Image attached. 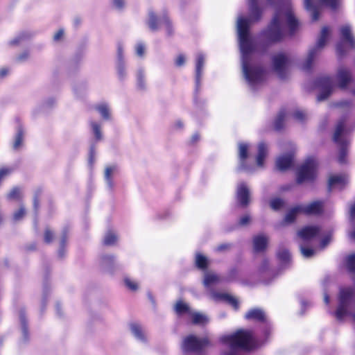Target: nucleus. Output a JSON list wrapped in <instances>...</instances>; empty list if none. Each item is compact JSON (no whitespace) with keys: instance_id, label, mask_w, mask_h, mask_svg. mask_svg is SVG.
Here are the masks:
<instances>
[{"instance_id":"obj_64","label":"nucleus","mask_w":355,"mask_h":355,"mask_svg":"<svg viewBox=\"0 0 355 355\" xmlns=\"http://www.w3.org/2000/svg\"><path fill=\"white\" fill-rule=\"evenodd\" d=\"M198 139H199V135H198L197 133L194 134V135L192 136V137H191V141H192L193 143L196 142Z\"/></svg>"},{"instance_id":"obj_59","label":"nucleus","mask_w":355,"mask_h":355,"mask_svg":"<svg viewBox=\"0 0 355 355\" xmlns=\"http://www.w3.org/2000/svg\"><path fill=\"white\" fill-rule=\"evenodd\" d=\"M94 146H92L90 147V150H89V162L90 164H92L93 162H94Z\"/></svg>"},{"instance_id":"obj_15","label":"nucleus","mask_w":355,"mask_h":355,"mask_svg":"<svg viewBox=\"0 0 355 355\" xmlns=\"http://www.w3.org/2000/svg\"><path fill=\"white\" fill-rule=\"evenodd\" d=\"M250 191L244 182H241L237 186L236 198L242 206H247L249 203Z\"/></svg>"},{"instance_id":"obj_28","label":"nucleus","mask_w":355,"mask_h":355,"mask_svg":"<svg viewBox=\"0 0 355 355\" xmlns=\"http://www.w3.org/2000/svg\"><path fill=\"white\" fill-rule=\"evenodd\" d=\"M90 127L92 128V132L94 135L95 139L98 141H101L103 139V133L101 131L102 125L101 123L91 121L89 122Z\"/></svg>"},{"instance_id":"obj_34","label":"nucleus","mask_w":355,"mask_h":355,"mask_svg":"<svg viewBox=\"0 0 355 355\" xmlns=\"http://www.w3.org/2000/svg\"><path fill=\"white\" fill-rule=\"evenodd\" d=\"M23 139H24V130H22V128H19L17 130V134H16V136L15 138V141L13 143V148L15 150H18L21 147Z\"/></svg>"},{"instance_id":"obj_30","label":"nucleus","mask_w":355,"mask_h":355,"mask_svg":"<svg viewBox=\"0 0 355 355\" xmlns=\"http://www.w3.org/2000/svg\"><path fill=\"white\" fill-rule=\"evenodd\" d=\"M130 330L134 336L141 340L144 341L146 335L142 327L138 324H132L130 325Z\"/></svg>"},{"instance_id":"obj_48","label":"nucleus","mask_w":355,"mask_h":355,"mask_svg":"<svg viewBox=\"0 0 355 355\" xmlns=\"http://www.w3.org/2000/svg\"><path fill=\"white\" fill-rule=\"evenodd\" d=\"M293 117L299 121H303L306 118V114L301 110H297L293 113Z\"/></svg>"},{"instance_id":"obj_61","label":"nucleus","mask_w":355,"mask_h":355,"mask_svg":"<svg viewBox=\"0 0 355 355\" xmlns=\"http://www.w3.org/2000/svg\"><path fill=\"white\" fill-rule=\"evenodd\" d=\"M21 322L22 325V332L24 334V336H26L27 334V329L25 324L24 318L22 317L21 318Z\"/></svg>"},{"instance_id":"obj_13","label":"nucleus","mask_w":355,"mask_h":355,"mask_svg":"<svg viewBox=\"0 0 355 355\" xmlns=\"http://www.w3.org/2000/svg\"><path fill=\"white\" fill-rule=\"evenodd\" d=\"M272 62L275 71L279 76L283 77L284 72L290 62L288 57L285 54L279 53L273 57Z\"/></svg>"},{"instance_id":"obj_14","label":"nucleus","mask_w":355,"mask_h":355,"mask_svg":"<svg viewBox=\"0 0 355 355\" xmlns=\"http://www.w3.org/2000/svg\"><path fill=\"white\" fill-rule=\"evenodd\" d=\"M320 230L318 226H306L298 231L297 236L303 242H308L319 235Z\"/></svg>"},{"instance_id":"obj_2","label":"nucleus","mask_w":355,"mask_h":355,"mask_svg":"<svg viewBox=\"0 0 355 355\" xmlns=\"http://www.w3.org/2000/svg\"><path fill=\"white\" fill-rule=\"evenodd\" d=\"M286 26L289 28L291 34L298 26L297 20L292 10L288 8L276 12L268 29L261 35L268 42H278L284 36Z\"/></svg>"},{"instance_id":"obj_42","label":"nucleus","mask_w":355,"mask_h":355,"mask_svg":"<svg viewBox=\"0 0 355 355\" xmlns=\"http://www.w3.org/2000/svg\"><path fill=\"white\" fill-rule=\"evenodd\" d=\"M26 214V209L23 205H21L19 209L13 213L12 218L15 221L21 220Z\"/></svg>"},{"instance_id":"obj_6","label":"nucleus","mask_w":355,"mask_h":355,"mask_svg":"<svg viewBox=\"0 0 355 355\" xmlns=\"http://www.w3.org/2000/svg\"><path fill=\"white\" fill-rule=\"evenodd\" d=\"M317 166L318 162L314 157L307 158L298 169L297 174V182L302 183L313 180L316 176Z\"/></svg>"},{"instance_id":"obj_60","label":"nucleus","mask_w":355,"mask_h":355,"mask_svg":"<svg viewBox=\"0 0 355 355\" xmlns=\"http://www.w3.org/2000/svg\"><path fill=\"white\" fill-rule=\"evenodd\" d=\"M330 240H331L330 236H327L324 239H322V241L321 242L322 247L324 248L325 246H327L328 245V243L330 242Z\"/></svg>"},{"instance_id":"obj_47","label":"nucleus","mask_w":355,"mask_h":355,"mask_svg":"<svg viewBox=\"0 0 355 355\" xmlns=\"http://www.w3.org/2000/svg\"><path fill=\"white\" fill-rule=\"evenodd\" d=\"M283 205V200L279 198H275L270 201V207L274 210L279 209Z\"/></svg>"},{"instance_id":"obj_29","label":"nucleus","mask_w":355,"mask_h":355,"mask_svg":"<svg viewBox=\"0 0 355 355\" xmlns=\"http://www.w3.org/2000/svg\"><path fill=\"white\" fill-rule=\"evenodd\" d=\"M175 311L178 315H190L192 312V310L190 309V307L187 303L180 300L177 302V303L175 304Z\"/></svg>"},{"instance_id":"obj_57","label":"nucleus","mask_w":355,"mask_h":355,"mask_svg":"<svg viewBox=\"0 0 355 355\" xmlns=\"http://www.w3.org/2000/svg\"><path fill=\"white\" fill-rule=\"evenodd\" d=\"M114 6L118 8L121 9L124 6V1L123 0H113Z\"/></svg>"},{"instance_id":"obj_51","label":"nucleus","mask_w":355,"mask_h":355,"mask_svg":"<svg viewBox=\"0 0 355 355\" xmlns=\"http://www.w3.org/2000/svg\"><path fill=\"white\" fill-rule=\"evenodd\" d=\"M337 106L344 110H348L351 107V103L347 101H343L338 103Z\"/></svg>"},{"instance_id":"obj_27","label":"nucleus","mask_w":355,"mask_h":355,"mask_svg":"<svg viewBox=\"0 0 355 355\" xmlns=\"http://www.w3.org/2000/svg\"><path fill=\"white\" fill-rule=\"evenodd\" d=\"M102 118L105 120H109L110 118V110L109 105L106 103H101L95 106Z\"/></svg>"},{"instance_id":"obj_17","label":"nucleus","mask_w":355,"mask_h":355,"mask_svg":"<svg viewBox=\"0 0 355 355\" xmlns=\"http://www.w3.org/2000/svg\"><path fill=\"white\" fill-rule=\"evenodd\" d=\"M158 22L159 24H163L165 25L166 29L169 30L171 27V24L168 18L167 17H163L162 19H159L157 20V17L154 15L153 12H149L148 13V25L149 28L152 31H156L158 28Z\"/></svg>"},{"instance_id":"obj_21","label":"nucleus","mask_w":355,"mask_h":355,"mask_svg":"<svg viewBox=\"0 0 355 355\" xmlns=\"http://www.w3.org/2000/svg\"><path fill=\"white\" fill-rule=\"evenodd\" d=\"M212 297L216 300H223L232 305L234 309H238L239 302L235 297L225 293H213Z\"/></svg>"},{"instance_id":"obj_25","label":"nucleus","mask_w":355,"mask_h":355,"mask_svg":"<svg viewBox=\"0 0 355 355\" xmlns=\"http://www.w3.org/2000/svg\"><path fill=\"white\" fill-rule=\"evenodd\" d=\"M268 148L266 145L261 142L258 145V154L256 157L257 164L259 167H262L263 165V160L267 155Z\"/></svg>"},{"instance_id":"obj_3","label":"nucleus","mask_w":355,"mask_h":355,"mask_svg":"<svg viewBox=\"0 0 355 355\" xmlns=\"http://www.w3.org/2000/svg\"><path fill=\"white\" fill-rule=\"evenodd\" d=\"M220 342L232 350L236 349H250L254 347L252 332L240 329L232 334L224 335L220 338Z\"/></svg>"},{"instance_id":"obj_46","label":"nucleus","mask_w":355,"mask_h":355,"mask_svg":"<svg viewBox=\"0 0 355 355\" xmlns=\"http://www.w3.org/2000/svg\"><path fill=\"white\" fill-rule=\"evenodd\" d=\"M277 256L278 258L283 261H287L290 259V253L286 249L279 250L277 253Z\"/></svg>"},{"instance_id":"obj_62","label":"nucleus","mask_w":355,"mask_h":355,"mask_svg":"<svg viewBox=\"0 0 355 355\" xmlns=\"http://www.w3.org/2000/svg\"><path fill=\"white\" fill-rule=\"evenodd\" d=\"M350 216L352 218H355V202L350 207Z\"/></svg>"},{"instance_id":"obj_7","label":"nucleus","mask_w":355,"mask_h":355,"mask_svg":"<svg viewBox=\"0 0 355 355\" xmlns=\"http://www.w3.org/2000/svg\"><path fill=\"white\" fill-rule=\"evenodd\" d=\"M329 33V29L327 27H324L322 29L315 46L309 51L308 56L305 62L302 64V68L303 70L308 71L311 68L315 56L318 54L319 51L324 46Z\"/></svg>"},{"instance_id":"obj_16","label":"nucleus","mask_w":355,"mask_h":355,"mask_svg":"<svg viewBox=\"0 0 355 355\" xmlns=\"http://www.w3.org/2000/svg\"><path fill=\"white\" fill-rule=\"evenodd\" d=\"M336 77L338 82V86L341 89L345 88L352 80L350 71L343 67L338 68Z\"/></svg>"},{"instance_id":"obj_11","label":"nucleus","mask_w":355,"mask_h":355,"mask_svg":"<svg viewBox=\"0 0 355 355\" xmlns=\"http://www.w3.org/2000/svg\"><path fill=\"white\" fill-rule=\"evenodd\" d=\"M343 132L344 123L343 121H340L336 127L335 132L334 134V140L340 146L338 155V162L341 164L346 162L345 157L347 156V144H345L340 139V136Z\"/></svg>"},{"instance_id":"obj_39","label":"nucleus","mask_w":355,"mask_h":355,"mask_svg":"<svg viewBox=\"0 0 355 355\" xmlns=\"http://www.w3.org/2000/svg\"><path fill=\"white\" fill-rule=\"evenodd\" d=\"M286 117V115L285 112L280 111L279 114L277 115V116L275 121V123H274V126L276 130H279L282 128L283 122L285 120Z\"/></svg>"},{"instance_id":"obj_55","label":"nucleus","mask_w":355,"mask_h":355,"mask_svg":"<svg viewBox=\"0 0 355 355\" xmlns=\"http://www.w3.org/2000/svg\"><path fill=\"white\" fill-rule=\"evenodd\" d=\"M250 221V218L248 215H245L242 216L239 222V225L241 226H245L247 225Z\"/></svg>"},{"instance_id":"obj_1","label":"nucleus","mask_w":355,"mask_h":355,"mask_svg":"<svg viewBox=\"0 0 355 355\" xmlns=\"http://www.w3.org/2000/svg\"><path fill=\"white\" fill-rule=\"evenodd\" d=\"M250 18L239 16L236 21V30L241 54L243 75L252 89H255L265 78L264 71L253 65L252 53L254 46L249 39V26L250 21H258L261 16V10L258 6V0H248Z\"/></svg>"},{"instance_id":"obj_35","label":"nucleus","mask_w":355,"mask_h":355,"mask_svg":"<svg viewBox=\"0 0 355 355\" xmlns=\"http://www.w3.org/2000/svg\"><path fill=\"white\" fill-rule=\"evenodd\" d=\"M117 241V236L112 231H108L104 237L103 243L106 245H112Z\"/></svg>"},{"instance_id":"obj_12","label":"nucleus","mask_w":355,"mask_h":355,"mask_svg":"<svg viewBox=\"0 0 355 355\" xmlns=\"http://www.w3.org/2000/svg\"><path fill=\"white\" fill-rule=\"evenodd\" d=\"M321 91L318 96L319 101L325 100L331 93L334 87V83L331 78L324 76L319 80Z\"/></svg>"},{"instance_id":"obj_40","label":"nucleus","mask_w":355,"mask_h":355,"mask_svg":"<svg viewBox=\"0 0 355 355\" xmlns=\"http://www.w3.org/2000/svg\"><path fill=\"white\" fill-rule=\"evenodd\" d=\"M207 259L205 256L200 254H196V263L198 268L200 269H205L207 266Z\"/></svg>"},{"instance_id":"obj_63","label":"nucleus","mask_w":355,"mask_h":355,"mask_svg":"<svg viewBox=\"0 0 355 355\" xmlns=\"http://www.w3.org/2000/svg\"><path fill=\"white\" fill-rule=\"evenodd\" d=\"M230 247L227 244H222L217 247L216 250L217 251H223L225 249H227Z\"/></svg>"},{"instance_id":"obj_49","label":"nucleus","mask_w":355,"mask_h":355,"mask_svg":"<svg viewBox=\"0 0 355 355\" xmlns=\"http://www.w3.org/2000/svg\"><path fill=\"white\" fill-rule=\"evenodd\" d=\"M136 53L138 56L141 57L145 53V46L142 43H138L135 47Z\"/></svg>"},{"instance_id":"obj_36","label":"nucleus","mask_w":355,"mask_h":355,"mask_svg":"<svg viewBox=\"0 0 355 355\" xmlns=\"http://www.w3.org/2000/svg\"><path fill=\"white\" fill-rule=\"evenodd\" d=\"M22 198V193L19 188H13L7 195L9 200H20Z\"/></svg>"},{"instance_id":"obj_22","label":"nucleus","mask_w":355,"mask_h":355,"mask_svg":"<svg viewBox=\"0 0 355 355\" xmlns=\"http://www.w3.org/2000/svg\"><path fill=\"white\" fill-rule=\"evenodd\" d=\"M292 161L291 155L280 156L276 160V167L279 171H285L291 166Z\"/></svg>"},{"instance_id":"obj_4","label":"nucleus","mask_w":355,"mask_h":355,"mask_svg":"<svg viewBox=\"0 0 355 355\" xmlns=\"http://www.w3.org/2000/svg\"><path fill=\"white\" fill-rule=\"evenodd\" d=\"M347 315H351L355 320V290L351 287L340 289L339 305L336 311L338 320Z\"/></svg>"},{"instance_id":"obj_24","label":"nucleus","mask_w":355,"mask_h":355,"mask_svg":"<svg viewBox=\"0 0 355 355\" xmlns=\"http://www.w3.org/2000/svg\"><path fill=\"white\" fill-rule=\"evenodd\" d=\"M245 318L248 320L263 321L265 320V313L260 309H252L246 313Z\"/></svg>"},{"instance_id":"obj_5","label":"nucleus","mask_w":355,"mask_h":355,"mask_svg":"<svg viewBox=\"0 0 355 355\" xmlns=\"http://www.w3.org/2000/svg\"><path fill=\"white\" fill-rule=\"evenodd\" d=\"M323 203L322 201H313L308 205H302L292 208L286 215L284 221L286 223H293L299 214L307 215H315L322 213Z\"/></svg>"},{"instance_id":"obj_45","label":"nucleus","mask_w":355,"mask_h":355,"mask_svg":"<svg viewBox=\"0 0 355 355\" xmlns=\"http://www.w3.org/2000/svg\"><path fill=\"white\" fill-rule=\"evenodd\" d=\"M124 282L125 286L131 291H135L138 289V284L135 281L130 279V278H125Z\"/></svg>"},{"instance_id":"obj_32","label":"nucleus","mask_w":355,"mask_h":355,"mask_svg":"<svg viewBox=\"0 0 355 355\" xmlns=\"http://www.w3.org/2000/svg\"><path fill=\"white\" fill-rule=\"evenodd\" d=\"M189 315L192 318L193 323L196 324H204L207 323L209 321L207 315L199 312H194L192 311Z\"/></svg>"},{"instance_id":"obj_33","label":"nucleus","mask_w":355,"mask_h":355,"mask_svg":"<svg viewBox=\"0 0 355 355\" xmlns=\"http://www.w3.org/2000/svg\"><path fill=\"white\" fill-rule=\"evenodd\" d=\"M137 87L139 89L144 90L146 88L145 72H144V69H139L137 70Z\"/></svg>"},{"instance_id":"obj_38","label":"nucleus","mask_w":355,"mask_h":355,"mask_svg":"<svg viewBox=\"0 0 355 355\" xmlns=\"http://www.w3.org/2000/svg\"><path fill=\"white\" fill-rule=\"evenodd\" d=\"M102 265L107 268L110 270L114 263V257L112 255L106 254L102 257L101 259Z\"/></svg>"},{"instance_id":"obj_52","label":"nucleus","mask_w":355,"mask_h":355,"mask_svg":"<svg viewBox=\"0 0 355 355\" xmlns=\"http://www.w3.org/2000/svg\"><path fill=\"white\" fill-rule=\"evenodd\" d=\"M185 61L184 55L180 54L176 58L175 63L177 67H182L185 63Z\"/></svg>"},{"instance_id":"obj_44","label":"nucleus","mask_w":355,"mask_h":355,"mask_svg":"<svg viewBox=\"0 0 355 355\" xmlns=\"http://www.w3.org/2000/svg\"><path fill=\"white\" fill-rule=\"evenodd\" d=\"M117 73L120 79H123L126 76V70L124 62H118L117 64Z\"/></svg>"},{"instance_id":"obj_10","label":"nucleus","mask_w":355,"mask_h":355,"mask_svg":"<svg viewBox=\"0 0 355 355\" xmlns=\"http://www.w3.org/2000/svg\"><path fill=\"white\" fill-rule=\"evenodd\" d=\"M320 3L326 7L335 10L339 6L340 0H320ZM304 5L305 8L311 13L312 20H318L320 10V6L313 4L311 0H304Z\"/></svg>"},{"instance_id":"obj_54","label":"nucleus","mask_w":355,"mask_h":355,"mask_svg":"<svg viewBox=\"0 0 355 355\" xmlns=\"http://www.w3.org/2000/svg\"><path fill=\"white\" fill-rule=\"evenodd\" d=\"M123 46L121 44H119L117 46V58H118V62H123Z\"/></svg>"},{"instance_id":"obj_26","label":"nucleus","mask_w":355,"mask_h":355,"mask_svg":"<svg viewBox=\"0 0 355 355\" xmlns=\"http://www.w3.org/2000/svg\"><path fill=\"white\" fill-rule=\"evenodd\" d=\"M116 171V167L115 166H110L105 168L104 176L107 186L110 189H112L114 188L112 176L114 175Z\"/></svg>"},{"instance_id":"obj_8","label":"nucleus","mask_w":355,"mask_h":355,"mask_svg":"<svg viewBox=\"0 0 355 355\" xmlns=\"http://www.w3.org/2000/svg\"><path fill=\"white\" fill-rule=\"evenodd\" d=\"M210 344L209 338H199L193 335L185 337L182 343L181 348L184 353L200 352Z\"/></svg>"},{"instance_id":"obj_23","label":"nucleus","mask_w":355,"mask_h":355,"mask_svg":"<svg viewBox=\"0 0 355 355\" xmlns=\"http://www.w3.org/2000/svg\"><path fill=\"white\" fill-rule=\"evenodd\" d=\"M268 238L263 234L254 236L253 239L254 250L257 252L264 250L267 246Z\"/></svg>"},{"instance_id":"obj_58","label":"nucleus","mask_w":355,"mask_h":355,"mask_svg":"<svg viewBox=\"0 0 355 355\" xmlns=\"http://www.w3.org/2000/svg\"><path fill=\"white\" fill-rule=\"evenodd\" d=\"M9 73V70L8 68H1L0 69V78H5Z\"/></svg>"},{"instance_id":"obj_50","label":"nucleus","mask_w":355,"mask_h":355,"mask_svg":"<svg viewBox=\"0 0 355 355\" xmlns=\"http://www.w3.org/2000/svg\"><path fill=\"white\" fill-rule=\"evenodd\" d=\"M53 238V233L49 229H46L44 232V241L46 243H49L52 241Z\"/></svg>"},{"instance_id":"obj_37","label":"nucleus","mask_w":355,"mask_h":355,"mask_svg":"<svg viewBox=\"0 0 355 355\" xmlns=\"http://www.w3.org/2000/svg\"><path fill=\"white\" fill-rule=\"evenodd\" d=\"M29 35L25 33H22L17 35L15 38L10 40L8 44L10 46H17L21 44L25 40L29 37Z\"/></svg>"},{"instance_id":"obj_43","label":"nucleus","mask_w":355,"mask_h":355,"mask_svg":"<svg viewBox=\"0 0 355 355\" xmlns=\"http://www.w3.org/2000/svg\"><path fill=\"white\" fill-rule=\"evenodd\" d=\"M347 266L349 271L355 272V254L347 257Z\"/></svg>"},{"instance_id":"obj_19","label":"nucleus","mask_w":355,"mask_h":355,"mask_svg":"<svg viewBox=\"0 0 355 355\" xmlns=\"http://www.w3.org/2000/svg\"><path fill=\"white\" fill-rule=\"evenodd\" d=\"M205 58L202 53H198L196 58V89L199 87L200 81L202 76V69L205 65Z\"/></svg>"},{"instance_id":"obj_18","label":"nucleus","mask_w":355,"mask_h":355,"mask_svg":"<svg viewBox=\"0 0 355 355\" xmlns=\"http://www.w3.org/2000/svg\"><path fill=\"white\" fill-rule=\"evenodd\" d=\"M348 182L347 177L345 175H334L330 176L328 182L329 189H342Z\"/></svg>"},{"instance_id":"obj_31","label":"nucleus","mask_w":355,"mask_h":355,"mask_svg":"<svg viewBox=\"0 0 355 355\" xmlns=\"http://www.w3.org/2000/svg\"><path fill=\"white\" fill-rule=\"evenodd\" d=\"M220 277L212 272H207L205 275L203 284L205 287H209L219 282Z\"/></svg>"},{"instance_id":"obj_56","label":"nucleus","mask_w":355,"mask_h":355,"mask_svg":"<svg viewBox=\"0 0 355 355\" xmlns=\"http://www.w3.org/2000/svg\"><path fill=\"white\" fill-rule=\"evenodd\" d=\"M64 35V31L62 29L58 30L53 36V40L55 42H59Z\"/></svg>"},{"instance_id":"obj_9","label":"nucleus","mask_w":355,"mask_h":355,"mask_svg":"<svg viewBox=\"0 0 355 355\" xmlns=\"http://www.w3.org/2000/svg\"><path fill=\"white\" fill-rule=\"evenodd\" d=\"M340 33L342 40L337 45L336 51L339 56H343L348 49L355 48V39L352 34L351 28L348 25L343 26L340 28Z\"/></svg>"},{"instance_id":"obj_41","label":"nucleus","mask_w":355,"mask_h":355,"mask_svg":"<svg viewBox=\"0 0 355 355\" xmlns=\"http://www.w3.org/2000/svg\"><path fill=\"white\" fill-rule=\"evenodd\" d=\"M300 249L302 256L305 258H310L315 254L314 250L304 247L302 243L300 244Z\"/></svg>"},{"instance_id":"obj_53","label":"nucleus","mask_w":355,"mask_h":355,"mask_svg":"<svg viewBox=\"0 0 355 355\" xmlns=\"http://www.w3.org/2000/svg\"><path fill=\"white\" fill-rule=\"evenodd\" d=\"M29 58V53L28 51H24L17 57L18 62H22L26 61Z\"/></svg>"},{"instance_id":"obj_20","label":"nucleus","mask_w":355,"mask_h":355,"mask_svg":"<svg viewBox=\"0 0 355 355\" xmlns=\"http://www.w3.org/2000/svg\"><path fill=\"white\" fill-rule=\"evenodd\" d=\"M248 148L249 146L247 144L241 143L239 144V168L246 171H249L245 165V160L248 157Z\"/></svg>"}]
</instances>
